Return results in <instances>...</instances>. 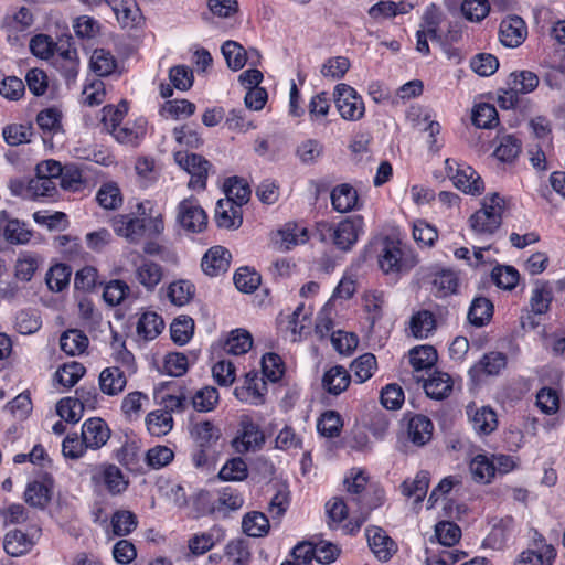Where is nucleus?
Segmentation results:
<instances>
[{
	"instance_id": "nucleus-29",
	"label": "nucleus",
	"mask_w": 565,
	"mask_h": 565,
	"mask_svg": "<svg viewBox=\"0 0 565 565\" xmlns=\"http://www.w3.org/2000/svg\"><path fill=\"white\" fill-rule=\"evenodd\" d=\"M331 202L335 211L340 213L350 212L358 204V192L350 184H340L332 190Z\"/></svg>"
},
{
	"instance_id": "nucleus-8",
	"label": "nucleus",
	"mask_w": 565,
	"mask_h": 565,
	"mask_svg": "<svg viewBox=\"0 0 565 565\" xmlns=\"http://www.w3.org/2000/svg\"><path fill=\"white\" fill-rule=\"evenodd\" d=\"M362 230L363 218L362 216H355L340 222L332 230H328V236L333 244L341 247H350L356 243Z\"/></svg>"
},
{
	"instance_id": "nucleus-40",
	"label": "nucleus",
	"mask_w": 565,
	"mask_h": 565,
	"mask_svg": "<svg viewBox=\"0 0 565 565\" xmlns=\"http://www.w3.org/2000/svg\"><path fill=\"white\" fill-rule=\"evenodd\" d=\"M242 527L246 535L252 537L265 536L270 527L268 518L258 511L248 512L242 521Z\"/></svg>"
},
{
	"instance_id": "nucleus-41",
	"label": "nucleus",
	"mask_w": 565,
	"mask_h": 565,
	"mask_svg": "<svg viewBox=\"0 0 565 565\" xmlns=\"http://www.w3.org/2000/svg\"><path fill=\"white\" fill-rule=\"evenodd\" d=\"M195 295V286L186 279H180L169 285L167 296L171 303L182 307L189 303Z\"/></svg>"
},
{
	"instance_id": "nucleus-6",
	"label": "nucleus",
	"mask_w": 565,
	"mask_h": 565,
	"mask_svg": "<svg viewBox=\"0 0 565 565\" xmlns=\"http://www.w3.org/2000/svg\"><path fill=\"white\" fill-rule=\"evenodd\" d=\"M414 249H383L379 266L386 275H398L411 270L417 264Z\"/></svg>"
},
{
	"instance_id": "nucleus-60",
	"label": "nucleus",
	"mask_w": 565,
	"mask_h": 565,
	"mask_svg": "<svg viewBox=\"0 0 565 565\" xmlns=\"http://www.w3.org/2000/svg\"><path fill=\"white\" fill-rule=\"evenodd\" d=\"M102 478L107 490L111 494L124 492L128 486L122 471L115 465H108L105 467L102 473Z\"/></svg>"
},
{
	"instance_id": "nucleus-37",
	"label": "nucleus",
	"mask_w": 565,
	"mask_h": 565,
	"mask_svg": "<svg viewBox=\"0 0 565 565\" xmlns=\"http://www.w3.org/2000/svg\"><path fill=\"white\" fill-rule=\"evenodd\" d=\"M556 557V550L551 544H543L539 552L527 550L522 552L515 565H552Z\"/></svg>"
},
{
	"instance_id": "nucleus-14",
	"label": "nucleus",
	"mask_w": 565,
	"mask_h": 565,
	"mask_svg": "<svg viewBox=\"0 0 565 565\" xmlns=\"http://www.w3.org/2000/svg\"><path fill=\"white\" fill-rule=\"evenodd\" d=\"M365 535L371 551L379 561H388L396 551L394 541L381 527H369Z\"/></svg>"
},
{
	"instance_id": "nucleus-9",
	"label": "nucleus",
	"mask_w": 565,
	"mask_h": 565,
	"mask_svg": "<svg viewBox=\"0 0 565 565\" xmlns=\"http://www.w3.org/2000/svg\"><path fill=\"white\" fill-rule=\"evenodd\" d=\"M527 35V29L522 18L518 15L508 17L500 23V42L507 47L520 46Z\"/></svg>"
},
{
	"instance_id": "nucleus-36",
	"label": "nucleus",
	"mask_w": 565,
	"mask_h": 565,
	"mask_svg": "<svg viewBox=\"0 0 565 565\" xmlns=\"http://www.w3.org/2000/svg\"><path fill=\"white\" fill-rule=\"evenodd\" d=\"M429 488V473L427 471H419L413 480H405L401 484L403 495L414 498L416 503L424 500Z\"/></svg>"
},
{
	"instance_id": "nucleus-48",
	"label": "nucleus",
	"mask_w": 565,
	"mask_h": 565,
	"mask_svg": "<svg viewBox=\"0 0 565 565\" xmlns=\"http://www.w3.org/2000/svg\"><path fill=\"white\" fill-rule=\"evenodd\" d=\"M376 367V358L372 353L362 354L351 363L353 379L360 384L371 379Z\"/></svg>"
},
{
	"instance_id": "nucleus-62",
	"label": "nucleus",
	"mask_w": 565,
	"mask_h": 565,
	"mask_svg": "<svg viewBox=\"0 0 565 565\" xmlns=\"http://www.w3.org/2000/svg\"><path fill=\"white\" fill-rule=\"evenodd\" d=\"M498 111L491 104H479L472 111V122L479 128H492L498 124Z\"/></svg>"
},
{
	"instance_id": "nucleus-38",
	"label": "nucleus",
	"mask_w": 565,
	"mask_h": 565,
	"mask_svg": "<svg viewBox=\"0 0 565 565\" xmlns=\"http://www.w3.org/2000/svg\"><path fill=\"white\" fill-rule=\"evenodd\" d=\"M60 347L68 355L82 354L88 347V338L84 332L71 329L61 335Z\"/></svg>"
},
{
	"instance_id": "nucleus-4",
	"label": "nucleus",
	"mask_w": 565,
	"mask_h": 565,
	"mask_svg": "<svg viewBox=\"0 0 565 565\" xmlns=\"http://www.w3.org/2000/svg\"><path fill=\"white\" fill-rule=\"evenodd\" d=\"M177 222L186 232L199 234L206 230L209 217L195 199H184L177 207Z\"/></svg>"
},
{
	"instance_id": "nucleus-47",
	"label": "nucleus",
	"mask_w": 565,
	"mask_h": 565,
	"mask_svg": "<svg viewBox=\"0 0 565 565\" xmlns=\"http://www.w3.org/2000/svg\"><path fill=\"white\" fill-rule=\"evenodd\" d=\"M507 366V356L502 352L492 351L486 353L472 367L473 372H482L487 375H498Z\"/></svg>"
},
{
	"instance_id": "nucleus-3",
	"label": "nucleus",
	"mask_w": 565,
	"mask_h": 565,
	"mask_svg": "<svg viewBox=\"0 0 565 565\" xmlns=\"http://www.w3.org/2000/svg\"><path fill=\"white\" fill-rule=\"evenodd\" d=\"M333 98L342 119L359 121L364 117L365 105L361 95L348 84L341 83L334 87Z\"/></svg>"
},
{
	"instance_id": "nucleus-59",
	"label": "nucleus",
	"mask_w": 565,
	"mask_h": 565,
	"mask_svg": "<svg viewBox=\"0 0 565 565\" xmlns=\"http://www.w3.org/2000/svg\"><path fill=\"white\" fill-rule=\"evenodd\" d=\"M42 326L40 315L35 310H21L15 316L14 327L21 334L28 335L36 332Z\"/></svg>"
},
{
	"instance_id": "nucleus-12",
	"label": "nucleus",
	"mask_w": 565,
	"mask_h": 565,
	"mask_svg": "<svg viewBox=\"0 0 565 565\" xmlns=\"http://www.w3.org/2000/svg\"><path fill=\"white\" fill-rule=\"evenodd\" d=\"M54 67L61 73L67 84L74 83L79 70L78 53L75 47H58L53 57Z\"/></svg>"
},
{
	"instance_id": "nucleus-32",
	"label": "nucleus",
	"mask_w": 565,
	"mask_h": 565,
	"mask_svg": "<svg viewBox=\"0 0 565 565\" xmlns=\"http://www.w3.org/2000/svg\"><path fill=\"white\" fill-rule=\"evenodd\" d=\"M224 192L226 198L220 199L221 201H230L235 205L242 206L248 202L250 198V189L248 184L237 177H233L226 180L224 183Z\"/></svg>"
},
{
	"instance_id": "nucleus-57",
	"label": "nucleus",
	"mask_w": 565,
	"mask_h": 565,
	"mask_svg": "<svg viewBox=\"0 0 565 565\" xmlns=\"http://www.w3.org/2000/svg\"><path fill=\"white\" fill-rule=\"evenodd\" d=\"M470 471L473 480L488 483L494 477V466L492 459L484 455L476 456L470 462Z\"/></svg>"
},
{
	"instance_id": "nucleus-46",
	"label": "nucleus",
	"mask_w": 565,
	"mask_h": 565,
	"mask_svg": "<svg viewBox=\"0 0 565 565\" xmlns=\"http://www.w3.org/2000/svg\"><path fill=\"white\" fill-rule=\"evenodd\" d=\"M437 361V351L431 345H419L409 351V363L415 371L431 369Z\"/></svg>"
},
{
	"instance_id": "nucleus-61",
	"label": "nucleus",
	"mask_w": 565,
	"mask_h": 565,
	"mask_svg": "<svg viewBox=\"0 0 565 565\" xmlns=\"http://www.w3.org/2000/svg\"><path fill=\"white\" fill-rule=\"evenodd\" d=\"M247 476V465L241 457L228 460L218 472L220 479L224 481H242Z\"/></svg>"
},
{
	"instance_id": "nucleus-51",
	"label": "nucleus",
	"mask_w": 565,
	"mask_h": 565,
	"mask_svg": "<svg viewBox=\"0 0 565 565\" xmlns=\"http://www.w3.org/2000/svg\"><path fill=\"white\" fill-rule=\"evenodd\" d=\"M96 200L106 210H117L122 204L120 189L113 182L105 183L99 188Z\"/></svg>"
},
{
	"instance_id": "nucleus-28",
	"label": "nucleus",
	"mask_w": 565,
	"mask_h": 565,
	"mask_svg": "<svg viewBox=\"0 0 565 565\" xmlns=\"http://www.w3.org/2000/svg\"><path fill=\"white\" fill-rule=\"evenodd\" d=\"M424 390L430 398L444 399L452 391L451 377L444 372H434L425 382Z\"/></svg>"
},
{
	"instance_id": "nucleus-43",
	"label": "nucleus",
	"mask_w": 565,
	"mask_h": 565,
	"mask_svg": "<svg viewBox=\"0 0 565 565\" xmlns=\"http://www.w3.org/2000/svg\"><path fill=\"white\" fill-rule=\"evenodd\" d=\"M222 54L228 68L232 71L242 70L247 62V51L236 41H226L221 47Z\"/></svg>"
},
{
	"instance_id": "nucleus-39",
	"label": "nucleus",
	"mask_w": 565,
	"mask_h": 565,
	"mask_svg": "<svg viewBox=\"0 0 565 565\" xmlns=\"http://www.w3.org/2000/svg\"><path fill=\"white\" fill-rule=\"evenodd\" d=\"M252 345V334L244 329H236L228 334L224 343V351L228 354L242 355L247 353Z\"/></svg>"
},
{
	"instance_id": "nucleus-56",
	"label": "nucleus",
	"mask_w": 565,
	"mask_h": 565,
	"mask_svg": "<svg viewBox=\"0 0 565 565\" xmlns=\"http://www.w3.org/2000/svg\"><path fill=\"white\" fill-rule=\"evenodd\" d=\"M84 406L76 397H64L56 405L57 415L68 423H77L83 417Z\"/></svg>"
},
{
	"instance_id": "nucleus-13",
	"label": "nucleus",
	"mask_w": 565,
	"mask_h": 565,
	"mask_svg": "<svg viewBox=\"0 0 565 565\" xmlns=\"http://www.w3.org/2000/svg\"><path fill=\"white\" fill-rule=\"evenodd\" d=\"M466 412L477 434L489 435L497 428V414L492 408L488 406L477 407L475 404H469Z\"/></svg>"
},
{
	"instance_id": "nucleus-5",
	"label": "nucleus",
	"mask_w": 565,
	"mask_h": 565,
	"mask_svg": "<svg viewBox=\"0 0 565 565\" xmlns=\"http://www.w3.org/2000/svg\"><path fill=\"white\" fill-rule=\"evenodd\" d=\"M175 162L185 170L191 179L189 188L192 190H204L206 186L207 174L212 164L202 156L178 151L174 153Z\"/></svg>"
},
{
	"instance_id": "nucleus-30",
	"label": "nucleus",
	"mask_w": 565,
	"mask_h": 565,
	"mask_svg": "<svg viewBox=\"0 0 565 565\" xmlns=\"http://www.w3.org/2000/svg\"><path fill=\"white\" fill-rule=\"evenodd\" d=\"M89 68L97 76H109L117 68V60L110 51L95 49L89 58Z\"/></svg>"
},
{
	"instance_id": "nucleus-31",
	"label": "nucleus",
	"mask_w": 565,
	"mask_h": 565,
	"mask_svg": "<svg viewBox=\"0 0 565 565\" xmlns=\"http://www.w3.org/2000/svg\"><path fill=\"white\" fill-rule=\"evenodd\" d=\"M164 328L161 316L154 311L143 312L137 323V333L140 338L150 341L156 339Z\"/></svg>"
},
{
	"instance_id": "nucleus-33",
	"label": "nucleus",
	"mask_w": 565,
	"mask_h": 565,
	"mask_svg": "<svg viewBox=\"0 0 565 565\" xmlns=\"http://www.w3.org/2000/svg\"><path fill=\"white\" fill-rule=\"evenodd\" d=\"M113 11L122 28H135L141 20V11L135 0H121L113 6Z\"/></svg>"
},
{
	"instance_id": "nucleus-27",
	"label": "nucleus",
	"mask_w": 565,
	"mask_h": 565,
	"mask_svg": "<svg viewBox=\"0 0 565 565\" xmlns=\"http://www.w3.org/2000/svg\"><path fill=\"white\" fill-rule=\"evenodd\" d=\"M454 185L462 192L471 195L480 194L484 186L480 175L467 164H462L455 177Z\"/></svg>"
},
{
	"instance_id": "nucleus-53",
	"label": "nucleus",
	"mask_w": 565,
	"mask_h": 565,
	"mask_svg": "<svg viewBox=\"0 0 565 565\" xmlns=\"http://www.w3.org/2000/svg\"><path fill=\"white\" fill-rule=\"evenodd\" d=\"M34 23L33 12L26 8L21 7L19 10L4 19V25L8 30L14 32H24L31 29Z\"/></svg>"
},
{
	"instance_id": "nucleus-35",
	"label": "nucleus",
	"mask_w": 565,
	"mask_h": 565,
	"mask_svg": "<svg viewBox=\"0 0 565 565\" xmlns=\"http://www.w3.org/2000/svg\"><path fill=\"white\" fill-rule=\"evenodd\" d=\"M62 114L56 108H46L36 116V124L42 131L43 140L62 132Z\"/></svg>"
},
{
	"instance_id": "nucleus-1",
	"label": "nucleus",
	"mask_w": 565,
	"mask_h": 565,
	"mask_svg": "<svg viewBox=\"0 0 565 565\" xmlns=\"http://www.w3.org/2000/svg\"><path fill=\"white\" fill-rule=\"evenodd\" d=\"M502 222V199L493 193L483 200L482 207L475 212L470 218L471 230L480 236L493 234Z\"/></svg>"
},
{
	"instance_id": "nucleus-52",
	"label": "nucleus",
	"mask_w": 565,
	"mask_h": 565,
	"mask_svg": "<svg viewBox=\"0 0 565 565\" xmlns=\"http://www.w3.org/2000/svg\"><path fill=\"white\" fill-rule=\"evenodd\" d=\"M85 372L86 369L78 362L65 363L55 372V380L64 387H72Z\"/></svg>"
},
{
	"instance_id": "nucleus-15",
	"label": "nucleus",
	"mask_w": 565,
	"mask_h": 565,
	"mask_svg": "<svg viewBox=\"0 0 565 565\" xmlns=\"http://www.w3.org/2000/svg\"><path fill=\"white\" fill-rule=\"evenodd\" d=\"M271 243L288 247L289 245H305L310 242V234L306 227L288 222L271 233Z\"/></svg>"
},
{
	"instance_id": "nucleus-54",
	"label": "nucleus",
	"mask_w": 565,
	"mask_h": 565,
	"mask_svg": "<svg viewBox=\"0 0 565 565\" xmlns=\"http://www.w3.org/2000/svg\"><path fill=\"white\" fill-rule=\"evenodd\" d=\"M51 499L50 489L42 482L33 481L26 486L24 500L34 508L43 509Z\"/></svg>"
},
{
	"instance_id": "nucleus-34",
	"label": "nucleus",
	"mask_w": 565,
	"mask_h": 565,
	"mask_svg": "<svg viewBox=\"0 0 565 565\" xmlns=\"http://www.w3.org/2000/svg\"><path fill=\"white\" fill-rule=\"evenodd\" d=\"M146 425L152 436L161 437L172 430L173 418L169 411L154 409L146 416Z\"/></svg>"
},
{
	"instance_id": "nucleus-22",
	"label": "nucleus",
	"mask_w": 565,
	"mask_h": 565,
	"mask_svg": "<svg viewBox=\"0 0 565 565\" xmlns=\"http://www.w3.org/2000/svg\"><path fill=\"white\" fill-rule=\"evenodd\" d=\"M34 544L35 540L33 536L20 530L8 532L3 540V548L6 553L13 557H19L29 553Z\"/></svg>"
},
{
	"instance_id": "nucleus-11",
	"label": "nucleus",
	"mask_w": 565,
	"mask_h": 565,
	"mask_svg": "<svg viewBox=\"0 0 565 565\" xmlns=\"http://www.w3.org/2000/svg\"><path fill=\"white\" fill-rule=\"evenodd\" d=\"M146 220L130 214L118 215L114 218L113 227L118 236L125 237L128 243L138 244L145 237Z\"/></svg>"
},
{
	"instance_id": "nucleus-42",
	"label": "nucleus",
	"mask_w": 565,
	"mask_h": 565,
	"mask_svg": "<svg viewBox=\"0 0 565 565\" xmlns=\"http://www.w3.org/2000/svg\"><path fill=\"white\" fill-rule=\"evenodd\" d=\"M493 313L492 302L484 297H477L472 300L468 311V320L476 327L488 323Z\"/></svg>"
},
{
	"instance_id": "nucleus-44",
	"label": "nucleus",
	"mask_w": 565,
	"mask_h": 565,
	"mask_svg": "<svg viewBox=\"0 0 565 565\" xmlns=\"http://www.w3.org/2000/svg\"><path fill=\"white\" fill-rule=\"evenodd\" d=\"M539 85V77L531 71H519L510 74L508 87L518 94H529Z\"/></svg>"
},
{
	"instance_id": "nucleus-24",
	"label": "nucleus",
	"mask_w": 565,
	"mask_h": 565,
	"mask_svg": "<svg viewBox=\"0 0 565 565\" xmlns=\"http://www.w3.org/2000/svg\"><path fill=\"white\" fill-rule=\"evenodd\" d=\"M192 437L195 443V447L206 448L213 450L221 438V429L210 420L196 423L192 428Z\"/></svg>"
},
{
	"instance_id": "nucleus-25",
	"label": "nucleus",
	"mask_w": 565,
	"mask_h": 565,
	"mask_svg": "<svg viewBox=\"0 0 565 565\" xmlns=\"http://www.w3.org/2000/svg\"><path fill=\"white\" fill-rule=\"evenodd\" d=\"M554 298L553 288L547 281H537L531 292L530 308L534 315H544L550 310Z\"/></svg>"
},
{
	"instance_id": "nucleus-20",
	"label": "nucleus",
	"mask_w": 565,
	"mask_h": 565,
	"mask_svg": "<svg viewBox=\"0 0 565 565\" xmlns=\"http://www.w3.org/2000/svg\"><path fill=\"white\" fill-rule=\"evenodd\" d=\"M215 222L221 228L236 230L243 223L242 209L233 202L218 200L215 207Z\"/></svg>"
},
{
	"instance_id": "nucleus-49",
	"label": "nucleus",
	"mask_w": 565,
	"mask_h": 565,
	"mask_svg": "<svg viewBox=\"0 0 565 565\" xmlns=\"http://www.w3.org/2000/svg\"><path fill=\"white\" fill-rule=\"evenodd\" d=\"M220 401V394L214 386H204L195 392L191 398L193 408L198 412L213 411Z\"/></svg>"
},
{
	"instance_id": "nucleus-23",
	"label": "nucleus",
	"mask_w": 565,
	"mask_h": 565,
	"mask_svg": "<svg viewBox=\"0 0 565 565\" xmlns=\"http://www.w3.org/2000/svg\"><path fill=\"white\" fill-rule=\"evenodd\" d=\"M434 425L425 415H415L408 422L407 435L416 446L426 445L433 436Z\"/></svg>"
},
{
	"instance_id": "nucleus-21",
	"label": "nucleus",
	"mask_w": 565,
	"mask_h": 565,
	"mask_svg": "<svg viewBox=\"0 0 565 565\" xmlns=\"http://www.w3.org/2000/svg\"><path fill=\"white\" fill-rule=\"evenodd\" d=\"M1 226H3V236L10 244L24 245L31 239L32 233L26 224L17 218L8 220L4 211L0 212Z\"/></svg>"
},
{
	"instance_id": "nucleus-64",
	"label": "nucleus",
	"mask_w": 565,
	"mask_h": 565,
	"mask_svg": "<svg viewBox=\"0 0 565 565\" xmlns=\"http://www.w3.org/2000/svg\"><path fill=\"white\" fill-rule=\"evenodd\" d=\"M234 284L239 291L252 294L260 284V275L248 267H242L234 275Z\"/></svg>"
},
{
	"instance_id": "nucleus-45",
	"label": "nucleus",
	"mask_w": 565,
	"mask_h": 565,
	"mask_svg": "<svg viewBox=\"0 0 565 565\" xmlns=\"http://www.w3.org/2000/svg\"><path fill=\"white\" fill-rule=\"evenodd\" d=\"M435 316L428 310H420L411 318L409 328L412 334L417 339L427 338L435 329Z\"/></svg>"
},
{
	"instance_id": "nucleus-17",
	"label": "nucleus",
	"mask_w": 565,
	"mask_h": 565,
	"mask_svg": "<svg viewBox=\"0 0 565 565\" xmlns=\"http://www.w3.org/2000/svg\"><path fill=\"white\" fill-rule=\"evenodd\" d=\"M231 259L230 249H207L202 257L201 267L205 275L216 277L228 270Z\"/></svg>"
},
{
	"instance_id": "nucleus-7",
	"label": "nucleus",
	"mask_w": 565,
	"mask_h": 565,
	"mask_svg": "<svg viewBox=\"0 0 565 565\" xmlns=\"http://www.w3.org/2000/svg\"><path fill=\"white\" fill-rule=\"evenodd\" d=\"M265 444V435L259 426L249 418H243L232 446L238 454L255 452Z\"/></svg>"
},
{
	"instance_id": "nucleus-58",
	"label": "nucleus",
	"mask_w": 565,
	"mask_h": 565,
	"mask_svg": "<svg viewBox=\"0 0 565 565\" xmlns=\"http://www.w3.org/2000/svg\"><path fill=\"white\" fill-rule=\"evenodd\" d=\"M128 111L126 102H120L117 106L108 105L103 108L102 122L104 128L111 134L117 129Z\"/></svg>"
},
{
	"instance_id": "nucleus-16",
	"label": "nucleus",
	"mask_w": 565,
	"mask_h": 565,
	"mask_svg": "<svg viewBox=\"0 0 565 565\" xmlns=\"http://www.w3.org/2000/svg\"><path fill=\"white\" fill-rule=\"evenodd\" d=\"M225 539V531L223 527L215 525L210 530L196 533L188 541V547L194 556H200L213 548L217 543Z\"/></svg>"
},
{
	"instance_id": "nucleus-50",
	"label": "nucleus",
	"mask_w": 565,
	"mask_h": 565,
	"mask_svg": "<svg viewBox=\"0 0 565 565\" xmlns=\"http://www.w3.org/2000/svg\"><path fill=\"white\" fill-rule=\"evenodd\" d=\"M194 331V321L189 316H180L170 326L171 339L179 345L186 344Z\"/></svg>"
},
{
	"instance_id": "nucleus-10",
	"label": "nucleus",
	"mask_w": 565,
	"mask_h": 565,
	"mask_svg": "<svg viewBox=\"0 0 565 565\" xmlns=\"http://www.w3.org/2000/svg\"><path fill=\"white\" fill-rule=\"evenodd\" d=\"M81 435L84 439L85 447L96 450L108 441L110 429L105 420L99 417H93L84 422Z\"/></svg>"
},
{
	"instance_id": "nucleus-18",
	"label": "nucleus",
	"mask_w": 565,
	"mask_h": 565,
	"mask_svg": "<svg viewBox=\"0 0 565 565\" xmlns=\"http://www.w3.org/2000/svg\"><path fill=\"white\" fill-rule=\"evenodd\" d=\"M127 376L128 373L119 366L104 369L98 379L100 391L108 396L120 394L127 385Z\"/></svg>"
},
{
	"instance_id": "nucleus-2",
	"label": "nucleus",
	"mask_w": 565,
	"mask_h": 565,
	"mask_svg": "<svg viewBox=\"0 0 565 565\" xmlns=\"http://www.w3.org/2000/svg\"><path fill=\"white\" fill-rule=\"evenodd\" d=\"M163 249H145V255L134 259L135 276L138 282L148 291H153L163 278V268L159 260H163Z\"/></svg>"
},
{
	"instance_id": "nucleus-19",
	"label": "nucleus",
	"mask_w": 565,
	"mask_h": 565,
	"mask_svg": "<svg viewBox=\"0 0 565 565\" xmlns=\"http://www.w3.org/2000/svg\"><path fill=\"white\" fill-rule=\"evenodd\" d=\"M430 291L436 298H446L458 292L459 278L450 269L437 270L431 275Z\"/></svg>"
},
{
	"instance_id": "nucleus-26",
	"label": "nucleus",
	"mask_w": 565,
	"mask_h": 565,
	"mask_svg": "<svg viewBox=\"0 0 565 565\" xmlns=\"http://www.w3.org/2000/svg\"><path fill=\"white\" fill-rule=\"evenodd\" d=\"M351 382V375L341 365L329 369L322 377L323 388L332 395H339L344 392Z\"/></svg>"
},
{
	"instance_id": "nucleus-63",
	"label": "nucleus",
	"mask_w": 565,
	"mask_h": 565,
	"mask_svg": "<svg viewBox=\"0 0 565 565\" xmlns=\"http://www.w3.org/2000/svg\"><path fill=\"white\" fill-rule=\"evenodd\" d=\"M137 516L130 511H117L111 518L113 532L117 536H126L137 527Z\"/></svg>"
},
{
	"instance_id": "nucleus-55",
	"label": "nucleus",
	"mask_w": 565,
	"mask_h": 565,
	"mask_svg": "<svg viewBox=\"0 0 565 565\" xmlns=\"http://www.w3.org/2000/svg\"><path fill=\"white\" fill-rule=\"evenodd\" d=\"M519 271L512 266H497L491 271V279L497 287L512 290L519 282Z\"/></svg>"
}]
</instances>
